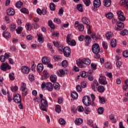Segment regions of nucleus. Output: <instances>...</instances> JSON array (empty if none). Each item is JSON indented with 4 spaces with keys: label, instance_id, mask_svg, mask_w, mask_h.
<instances>
[{
    "label": "nucleus",
    "instance_id": "nucleus-46",
    "mask_svg": "<svg viewBox=\"0 0 128 128\" xmlns=\"http://www.w3.org/2000/svg\"><path fill=\"white\" fill-rule=\"evenodd\" d=\"M48 24L51 28H54V24L52 23V20H50L48 22Z\"/></svg>",
    "mask_w": 128,
    "mask_h": 128
},
{
    "label": "nucleus",
    "instance_id": "nucleus-21",
    "mask_svg": "<svg viewBox=\"0 0 128 128\" xmlns=\"http://www.w3.org/2000/svg\"><path fill=\"white\" fill-rule=\"evenodd\" d=\"M50 78V74L48 72V71L44 70L43 71V76H42V80H46Z\"/></svg>",
    "mask_w": 128,
    "mask_h": 128
},
{
    "label": "nucleus",
    "instance_id": "nucleus-31",
    "mask_svg": "<svg viewBox=\"0 0 128 128\" xmlns=\"http://www.w3.org/2000/svg\"><path fill=\"white\" fill-rule=\"evenodd\" d=\"M82 119L80 118H78L75 120V124L78 126H80V124H82Z\"/></svg>",
    "mask_w": 128,
    "mask_h": 128
},
{
    "label": "nucleus",
    "instance_id": "nucleus-39",
    "mask_svg": "<svg viewBox=\"0 0 128 128\" xmlns=\"http://www.w3.org/2000/svg\"><path fill=\"white\" fill-rule=\"evenodd\" d=\"M104 109L102 107H100L98 109V112L99 114H104Z\"/></svg>",
    "mask_w": 128,
    "mask_h": 128
},
{
    "label": "nucleus",
    "instance_id": "nucleus-15",
    "mask_svg": "<svg viewBox=\"0 0 128 128\" xmlns=\"http://www.w3.org/2000/svg\"><path fill=\"white\" fill-rule=\"evenodd\" d=\"M82 22L85 24H90V20L88 17H82Z\"/></svg>",
    "mask_w": 128,
    "mask_h": 128
},
{
    "label": "nucleus",
    "instance_id": "nucleus-13",
    "mask_svg": "<svg viewBox=\"0 0 128 128\" xmlns=\"http://www.w3.org/2000/svg\"><path fill=\"white\" fill-rule=\"evenodd\" d=\"M14 100L16 104H20L22 102V97L19 94H16L14 96Z\"/></svg>",
    "mask_w": 128,
    "mask_h": 128
},
{
    "label": "nucleus",
    "instance_id": "nucleus-9",
    "mask_svg": "<svg viewBox=\"0 0 128 128\" xmlns=\"http://www.w3.org/2000/svg\"><path fill=\"white\" fill-rule=\"evenodd\" d=\"M116 26H117L116 27H115V30H116L120 31L121 30H122L124 28V24L120 22V21H118L116 22Z\"/></svg>",
    "mask_w": 128,
    "mask_h": 128
},
{
    "label": "nucleus",
    "instance_id": "nucleus-54",
    "mask_svg": "<svg viewBox=\"0 0 128 128\" xmlns=\"http://www.w3.org/2000/svg\"><path fill=\"white\" fill-rule=\"evenodd\" d=\"M68 61L66 60H64V61H62V66L63 68H66V66H68Z\"/></svg>",
    "mask_w": 128,
    "mask_h": 128
},
{
    "label": "nucleus",
    "instance_id": "nucleus-12",
    "mask_svg": "<svg viewBox=\"0 0 128 128\" xmlns=\"http://www.w3.org/2000/svg\"><path fill=\"white\" fill-rule=\"evenodd\" d=\"M63 53L64 56H66L67 58L70 56V48L68 47L64 48Z\"/></svg>",
    "mask_w": 128,
    "mask_h": 128
},
{
    "label": "nucleus",
    "instance_id": "nucleus-27",
    "mask_svg": "<svg viewBox=\"0 0 128 128\" xmlns=\"http://www.w3.org/2000/svg\"><path fill=\"white\" fill-rule=\"evenodd\" d=\"M105 16L108 20H110L112 18H114V14L112 12H108L105 14Z\"/></svg>",
    "mask_w": 128,
    "mask_h": 128
},
{
    "label": "nucleus",
    "instance_id": "nucleus-52",
    "mask_svg": "<svg viewBox=\"0 0 128 128\" xmlns=\"http://www.w3.org/2000/svg\"><path fill=\"white\" fill-rule=\"evenodd\" d=\"M102 45L104 48L105 50H108V42L104 41L102 42Z\"/></svg>",
    "mask_w": 128,
    "mask_h": 128
},
{
    "label": "nucleus",
    "instance_id": "nucleus-24",
    "mask_svg": "<svg viewBox=\"0 0 128 128\" xmlns=\"http://www.w3.org/2000/svg\"><path fill=\"white\" fill-rule=\"evenodd\" d=\"M2 36L5 38H10V34L8 31H4L2 33Z\"/></svg>",
    "mask_w": 128,
    "mask_h": 128
},
{
    "label": "nucleus",
    "instance_id": "nucleus-17",
    "mask_svg": "<svg viewBox=\"0 0 128 128\" xmlns=\"http://www.w3.org/2000/svg\"><path fill=\"white\" fill-rule=\"evenodd\" d=\"M56 74H58V76L62 78V76H64V74H66V72H64V70L60 69L57 71Z\"/></svg>",
    "mask_w": 128,
    "mask_h": 128
},
{
    "label": "nucleus",
    "instance_id": "nucleus-55",
    "mask_svg": "<svg viewBox=\"0 0 128 128\" xmlns=\"http://www.w3.org/2000/svg\"><path fill=\"white\" fill-rule=\"evenodd\" d=\"M77 110L79 112H82L84 110V107H82V106H78L77 107Z\"/></svg>",
    "mask_w": 128,
    "mask_h": 128
},
{
    "label": "nucleus",
    "instance_id": "nucleus-35",
    "mask_svg": "<svg viewBox=\"0 0 128 128\" xmlns=\"http://www.w3.org/2000/svg\"><path fill=\"white\" fill-rule=\"evenodd\" d=\"M10 28L12 31L15 30L16 28V25L14 23H12L10 26Z\"/></svg>",
    "mask_w": 128,
    "mask_h": 128
},
{
    "label": "nucleus",
    "instance_id": "nucleus-28",
    "mask_svg": "<svg viewBox=\"0 0 128 128\" xmlns=\"http://www.w3.org/2000/svg\"><path fill=\"white\" fill-rule=\"evenodd\" d=\"M104 66L107 70H112V66L110 62H106L105 63Z\"/></svg>",
    "mask_w": 128,
    "mask_h": 128
},
{
    "label": "nucleus",
    "instance_id": "nucleus-48",
    "mask_svg": "<svg viewBox=\"0 0 128 128\" xmlns=\"http://www.w3.org/2000/svg\"><path fill=\"white\" fill-rule=\"evenodd\" d=\"M78 30L80 32H82L84 30V26L82 24H80L78 27Z\"/></svg>",
    "mask_w": 128,
    "mask_h": 128
},
{
    "label": "nucleus",
    "instance_id": "nucleus-7",
    "mask_svg": "<svg viewBox=\"0 0 128 128\" xmlns=\"http://www.w3.org/2000/svg\"><path fill=\"white\" fill-rule=\"evenodd\" d=\"M99 82L100 84H103L104 86L108 84V81H106V76H102V74H100Z\"/></svg>",
    "mask_w": 128,
    "mask_h": 128
},
{
    "label": "nucleus",
    "instance_id": "nucleus-38",
    "mask_svg": "<svg viewBox=\"0 0 128 128\" xmlns=\"http://www.w3.org/2000/svg\"><path fill=\"white\" fill-rule=\"evenodd\" d=\"M97 90L98 92H104V87L102 86H98V88H97Z\"/></svg>",
    "mask_w": 128,
    "mask_h": 128
},
{
    "label": "nucleus",
    "instance_id": "nucleus-60",
    "mask_svg": "<svg viewBox=\"0 0 128 128\" xmlns=\"http://www.w3.org/2000/svg\"><path fill=\"white\" fill-rule=\"evenodd\" d=\"M11 90L12 92H16V90H18V88L17 86H12L10 87Z\"/></svg>",
    "mask_w": 128,
    "mask_h": 128
},
{
    "label": "nucleus",
    "instance_id": "nucleus-42",
    "mask_svg": "<svg viewBox=\"0 0 128 128\" xmlns=\"http://www.w3.org/2000/svg\"><path fill=\"white\" fill-rule=\"evenodd\" d=\"M58 122L61 126H64L66 124V120L64 118L59 119Z\"/></svg>",
    "mask_w": 128,
    "mask_h": 128
},
{
    "label": "nucleus",
    "instance_id": "nucleus-57",
    "mask_svg": "<svg viewBox=\"0 0 128 128\" xmlns=\"http://www.w3.org/2000/svg\"><path fill=\"white\" fill-rule=\"evenodd\" d=\"M9 78L11 80H14V74L10 73L9 74Z\"/></svg>",
    "mask_w": 128,
    "mask_h": 128
},
{
    "label": "nucleus",
    "instance_id": "nucleus-44",
    "mask_svg": "<svg viewBox=\"0 0 128 128\" xmlns=\"http://www.w3.org/2000/svg\"><path fill=\"white\" fill-rule=\"evenodd\" d=\"M109 118L113 124L116 122V118H114V116L112 114L110 115L109 116Z\"/></svg>",
    "mask_w": 128,
    "mask_h": 128
},
{
    "label": "nucleus",
    "instance_id": "nucleus-26",
    "mask_svg": "<svg viewBox=\"0 0 128 128\" xmlns=\"http://www.w3.org/2000/svg\"><path fill=\"white\" fill-rule=\"evenodd\" d=\"M84 40L87 44H88L92 42V38H90V36H86L84 38Z\"/></svg>",
    "mask_w": 128,
    "mask_h": 128
},
{
    "label": "nucleus",
    "instance_id": "nucleus-11",
    "mask_svg": "<svg viewBox=\"0 0 128 128\" xmlns=\"http://www.w3.org/2000/svg\"><path fill=\"white\" fill-rule=\"evenodd\" d=\"M20 70L23 74H30V68L28 66H22L20 68Z\"/></svg>",
    "mask_w": 128,
    "mask_h": 128
},
{
    "label": "nucleus",
    "instance_id": "nucleus-3",
    "mask_svg": "<svg viewBox=\"0 0 128 128\" xmlns=\"http://www.w3.org/2000/svg\"><path fill=\"white\" fill-rule=\"evenodd\" d=\"M41 104L40 105V108L44 112H47L46 108H48V101L44 99H42L40 101Z\"/></svg>",
    "mask_w": 128,
    "mask_h": 128
},
{
    "label": "nucleus",
    "instance_id": "nucleus-8",
    "mask_svg": "<svg viewBox=\"0 0 128 128\" xmlns=\"http://www.w3.org/2000/svg\"><path fill=\"white\" fill-rule=\"evenodd\" d=\"M20 90L22 92V94L23 96H26L28 94V88H26V84L25 83H22L20 88Z\"/></svg>",
    "mask_w": 128,
    "mask_h": 128
},
{
    "label": "nucleus",
    "instance_id": "nucleus-58",
    "mask_svg": "<svg viewBox=\"0 0 128 128\" xmlns=\"http://www.w3.org/2000/svg\"><path fill=\"white\" fill-rule=\"evenodd\" d=\"M122 65V63L120 61H118L116 62V66L118 68H120V66Z\"/></svg>",
    "mask_w": 128,
    "mask_h": 128
},
{
    "label": "nucleus",
    "instance_id": "nucleus-45",
    "mask_svg": "<svg viewBox=\"0 0 128 128\" xmlns=\"http://www.w3.org/2000/svg\"><path fill=\"white\" fill-rule=\"evenodd\" d=\"M116 14L118 18H119V16H124V14L123 12L121 10H119L116 12Z\"/></svg>",
    "mask_w": 128,
    "mask_h": 128
},
{
    "label": "nucleus",
    "instance_id": "nucleus-36",
    "mask_svg": "<svg viewBox=\"0 0 128 128\" xmlns=\"http://www.w3.org/2000/svg\"><path fill=\"white\" fill-rule=\"evenodd\" d=\"M83 60V62H84V64H86V66H90V60L88 58H85V59H82Z\"/></svg>",
    "mask_w": 128,
    "mask_h": 128
},
{
    "label": "nucleus",
    "instance_id": "nucleus-40",
    "mask_svg": "<svg viewBox=\"0 0 128 128\" xmlns=\"http://www.w3.org/2000/svg\"><path fill=\"white\" fill-rule=\"evenodd\" d=\"M23 30L24 29H23L22 27L18 26V28L16 29V34H20L22 32Z\"/></svg>",
    "mask_w": 128,
    "mask_h": 128
},
{
    "label": "nucleus",
    "instance_id": "nucleus-33",
    "mask_svg": "<svg viewBox=\"0 0 128 128\" xmlns=\"http://www.w3.org/2000/svg\"><path fill=\"white\" fill-rule=\"evenodd\" d=\"M55 112H58V114H60V112H62V108H60V106L58 104H57L55 106Z\"/></svg>",
    "mask_w": 128,
    "mask_h": 128
},
{
    "label": "nucleus",
    "instance_id": "nucleus-41",
    "mask_svg": "<svg viewBox=\"0 0 128 128\" xmlns=\"http://www.w3.org/2000/svg\"><path fill=\"white\" fill-rule=\"evenodd\" d=\"M50 10H56V5H54V2L50 3Z\"/></svg>",
    "mask_w": 128,
    "mask_h": 128
},
{
    "label": "nucleus",
    "instance_id": "nucleus-34",
    "mask_svg": "<svg viewBox=\"0 0 128 128\" xmlns=\"http://www.w3.org/2000/svg\"><path fill=\"white\" fill-rule=\"evenodd\" d=\"M71 96L72 98H74V100H76V98L78 97V93L76 92H73L71 94Z\"/></svg>",
    "mask_w": 128,
    "mask_h": 128
},
{
    "label": "nucleus",
    "instance_id": "nucleus-56",
    "mask_svg": "<svg viewBox=\"0 0 128 128\" xmlns=\"http://www.w3.org/2000/svg\"><path fill=\"white\" fill-rule=\"evenodd\" d=\"M29 80H30V82H34V74H30Z\"/></svg>",
    "mask_w": 128,
    "mask_h": 128
},
{
    "label": "nucleus",
    "instance_id": "nucleus-5",
    "mask_svg": "<svg viewBox=\"0 0 128 128\" xmlns=\"http://www.w3.org/2000/svg\"><path fill=\"white\" fill-rule=\"evenodd\" d=\"M100 46L98 44H94L92 46V52L93 54H98L100 51Z\"/></svg>",
    "mask_w": 128,
    "mask_h": 128
},
{
    "label": "nucleus",
    "instance_id": "nucleus-22",
    "mask_svg": "<svg viewBox=\"0 0 128 128\" xmlns=\"http://www.w3.org/2000/svg\"><path fill=\"white\" fill-rule=\"evenodd\" d=\"M37 70L38 72H42V70H44V64H42L40 63L37 66Z\"/></svg>",
    "mask_w": 128,
    "mask_h": 128
},
{
    "label": "nucleus",
    "instance_id": "nucleus-10",
    "mask_svg": "<svg viewBox=\"0 0 128 128\" xmlns=\"http://www.w3.org/2000/svg\"><path fill=\"white\" fill-rule=\"evenodd\" d=\"M98 80H94L92 84H91V88L94 92L98 90Z\"/></svg>",
    "mask_w": 128,
    "mask_h": 128
},
{
    "label": "nucleus",
    "instance_id": "nucleus-14",
    "mask_svg": "<svg viewBox=\"0 0 128 128\" xmlns=\"http://www.w3.org/2000/svg\"><path fill=\"white\" fill-rule=\"evenodd\" d=\"M76 64L77 66L80 68H86V66H84V62L82 60H76Z\"/></svg>",
    "mask_w": 128,
    "mask_h": 128
},
{
    "label": "nucleus",
    "instance_id": "nucleus-53",
    "mask_svg": "<svg viewBox=\"0 0 128 128\" xmlns=\"http://www.w3.org/2000/svg\"><path fill=\"white\" fill-rule=\"evenodd\" d=\"M83 2L86 6H88L90 4V0H83Z\"/></svg>",
    "mask_w": 128,
    "mask_h": 128
},
{
    "label": "nucleus",
    "instance_id": "nucleus-62",
    "mask_svg": "<svg viewBox=\"0 0 128 128\" xmlns=\"http://www.w3.org/2000/svg\"><path fill=\"white\" fill-rule=\"evenodd\" d=\"M81 86L83 88H86V82L84 81L82 82H81Z\"/></svg>",
    "mask_w": 128,
    "mask_h": 128
},
{
    "label": "nucleus",
    "instance_id": "nucleus-49",
    "mask_svg": "<svg viewBox=\"0 0 128 128\" xmlns=\"http://www.w3.org/2000/svg\"><path fill=\"white\" fill-rule=\"evenodd\" d=\"M128 34V30H122L120 33V34L121 36H126V34Z\"/></svg>",
    "mask_w": 128,
    "mask_h": 128
},
{
    "label": "nucleus",
    "instance_id": "nucleus-59",
    "mask_svg": "<svg viewBox=\"0 0 128 128\" xmlns=\"http://www.w3.org/2000/svg\"><path fill=\"white\" fill-rule=\"evenodd\" d=\"M96 64L94 63L91 64V68L92 70H96Z\"/></svg>",
    "mask_w": 128,
    "mask_h": 128
},
{
    "label": "nucleus",
    "instance_id": "nucleus-23",
    "mask_svg": "<svg viewBox=\"0 0 128 128\" xmlns=\"http://www.w3.org/2000/svg\"><path fill=\"white\" fill-rule=\"evenodd\" d=\"M120 6H126L128 10V0H121L120 2Z\"/></svg>",
    "mask_w": 128,
    "mask_h": 128
},
{
    "label": "nucleus",
    "instance_id": "nucleus-64",
    "mask_svg": "<svg viewBox=\"0 0 128 128\" xmlns=\"http://www.w3.org/2000/svg\"><path fill=\"white\" fill-rule=\"evenodd\" d=\"M54 88L55 90H60V84L58 82L54 83Z\"/></svg>",
    "mask_w": 128,
    "mask_h": 128
},
{
    "label": "nucleus",
    "instance_id": "nucleus-4",
    "mask_svg": "<svg viewBox=\"0 0 128 128\" xmlns=\"http://www.w3.org/2000/svg\"><path fill=\"white\" fill-rule=\"evenodd\" d=\"M84 104L86 106H88L92 104V100L88 96H84L82 100Z\"/></svg>",
    "mask_w": 128,
    "mask_h": 128
},
{
    "label": "nucleus",
    "instance_id": "nucleus-18",
    "mask_svg": "<svg viewBox=\"0 0 128 128\" xmlns=\"http://www.w3.org/2000/svg\"><path fill=\"white\" fill-rule=\"evenodd\" d=\"M37 36H38V42L40 44H42L44 42V36L40 32L37 34Z\"/></svg>",
    "mask_w": 128,
    "mask_h": 128
},
{
    "label": "nucleus",
    "instance_id": "nucleus-29",
    "mask_svg": "<svg viewBox=\"0 0 128 128\" xmlns=\"http://www.w3.org/2000/svg\"><path fill=\"white\" fill-rule=\"evenodd\" d=\"M111 2H111L110 0H104V6L106 8H108V6H110Z\"/></svg>",
    "mask_w": 128,
    "mask_h": 128
},
{
    "label": "nucleus",
    "instance_id": "nucleus-20",
    "mask_svg": "<svg viewBox=\"0 0 128 128\" xmlns=\"http://www.w3.org/2000/svg\"><path fill=\"white\" fill-rule=\"evenodd\" d=\"M42 62L44 64H50V59L46 56H44L42 59Z\"/></svg>",
    "mask_w": 128,
    "mask_h": 128
},
{
    "label": "nucleus",
    "instance_id": "nucleus-43",
    "mask_svg": "<svg viewBox=\"0 0 128 128\" xmlns=\"http://www.w3.org/2000/svg\"><path fill=\"white\" fill-rule=\"evenodd\" d=\"M76 8L80 12H82V4H78L76 6Z\"/></svg>",
    "mask_w": 128,
    "mask_h": 128
},
{
    "label": "nucleus",
    "instance_id": "nucleus-61",
    "mask_svg": "<svg viewBox=\"0 0 128 128\" xmlns=\"http://www.w3.org/2000/svg\"><path fill=\"white\" fill-rule=\"evenodd\" d=\"M76 90L78 92H82V87H80V85H77L76 86Z\"/></svg>",
    "mask_w": 128,
    "mask_h": 128
},
{
    "label": "nucleus",
    "instance_id": "nucleus-30",
    "mask_svg": "<svg viewBox=\"0 0 128 128\" xmlns=\"http://www.w3.org/2000/svg\"><path fill=\"white\" fill-rule=\"evenodd\" d=\"M98 98L100 104H106V99H104V98L98 96Z\"/></svg>",
    "mask_w": 128,
    "mask_h": 128
},
{
    "label": "nucleus",
    "instance_id": "nucleus-51",
    "mask_svg": "<svg viewBox=\"0 0 128 128\" xmlns=\"http://www.w3.org/2000/svg\"><path fill=\"white\" fill-rule=\"evenodd\" d=\"M22 6V2H18L16 4V6L18 8H20V6Z\"/></svg>",
    "mask_w": 128,
    "mask_h": 128
},
{
    "label": "nucleus",
    "instance_id": "nucleus-16",
    "mask_svg": "<svg viewBox=\"0 0 128 128\" xmlns=\"http://www.w3.org/2000/svg\"><path fill=\"white\" fill-rule=\"evenodd\" d=\"M93 4L94 8H100L102 6V2L100 0H95L94 1Z\"/></svg>",
    "mask_w": 128,
    "mask_h": 128
},
{
    "label": "nucleus",
    "instance_id": "nucleus-50",
    "mask_svg": "<svg viewBox=\"0 0 128 128\" xmlns=\"http://www.w3.org/2000/svg\"><path fill=\"white\" fill-rule=\"evenodd\" d=\"M118 18L120 22H124V20H126V16H124V15H122V16H119V17H118Z\"/></svg>",
    "mask_w": 128,
    "mask_h": 128
},
{
    "label": "nucleus",
    "instance_id": "nucleus-47",
    "mask_svg": "<svg viewBox=\"0 0 128 128\" xmlns=\"http://www.w3.org/2000/svg\"><path fill=\"white\" fill-rule=\"evenodd\" d=\"M80 76L82 78H86L87 77L86 72L85 71H82L80 72Z\"/></svg>",
    "mask_w": 128,
    "mask_h": 128
},
{
    "label": "nucleus",
    "instance_id": "nucleus-2",
    "mask_svg": "<svg viewBox=\"0 0 128 128\" xmlns=\"http://www.w3.org/2000/svg\"><path fill=\"white\" fill-rule=\"evenodd\" d=\"M66 42L67 44H68L69 46H76V40L72 39V34H70L67 35Z\"/></svg>",
    "mask_w": 128,
    "mask_h": 128
},
{
    "label": "nucleus",
    "instance_id": "nucleus-6",
    "mask_svg": "<svg viewBox=\"0 0 128 128\" xmlns=\"http://www.w3.org/2000/svg\"><path fill=\"white\" fill-rule=\"evenodd\" d=\"M0 68L4 72H6V70H10L12 68V66L8 65V64L7 62L2 63L0 66Z\"/></svg>",
    "mask_w": 128,
    "mask_h": 128
},
{
    "label": "nucleus",
    "instance_id": "nucleus-32",
    "mask_svg": "<svg viewBox=\"0 0 128 128\" xmlns=\"http://www.w3.org/2000/svg\"><path fill=\"white\" fill-rule=\"evenodd\" d=\"M110 46L112 48H116V39L111 40Z\"/></svg>",
    "mask_w": 128,
    "mask_h": 128
},
{
    "label": "nucleus",
    "instance_id": "nucleus-37",
    "mask_svg": "<svg viewBox=\"0 0 128 128\" xmlns=\"http://www.w3.org/2000/svg\"><path fill=\"white\" fill-rule=\"evenodd\" d=\"M106 36L108 40H110V38L112 36V32H108L106 34Z\"/></svg>",
    "mask_w": 128,
    "mask_h": 128
},
{
    "label": "nucleus",
    "instance_id": "nucleus-63",
    "mask_svg": "<svg viewBox=\"0 0 128 128\" xmlns=\"http://www.w3.org/2000/svg\"><path fill=\"white\" fill-rule=\"evenodd\" d=\"M123 56L124 58H128V51L124 50L122 52Z\"/></svg>",
    "mask_w": 128,
    "mask_h": 128
},
{
    "label": "nucleus",
    "instance_id": "nucleus-25",
    "mask_svg": "<svg viewBox=\"0 0 128 128\" xmlns=\"http://www.w3.org/2000/svg\"><path fill=\"white\" fill-rule=\"evenodd\" d=\"M56 80H58L56 75L53 74L50 76V80L52 82H56Z\"/></svg>",
    "mask_w": 128,
    "mask_h": 128
},
{
    "label": "nucleus",
    "instance_id": "nucleus-1",
    "mask_svg": "<svg viewBox=\"0 0 128 128\" xmlns=\"http://www.w3.org/2000/svg\"><path fill=\"white\" fill-rule=\"evenodd\" d=\"M41 88L42 90H44L46 88L48 92L52 91V84L50 82L46 83L43 82L41 85Z\"/></svg>",
    "mask_w": 128,
    "mask_h": 128
},
{
    "label": "nucleus",
    "instance_id": "nucleus-19",
    "mask_svg": "<svg viewBox=\"0 0 128 128\" xmlns=\"http://www.w3.org/2000/svg\"><path fill=\"white\" fill-rule=\"evenodd\" d=\"M7 14L10 16H14V10L12 8H9L6 10Z\"/></svg>",
    "mask_w": 128,
    "mask_h": 128
}]
</instances>
